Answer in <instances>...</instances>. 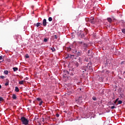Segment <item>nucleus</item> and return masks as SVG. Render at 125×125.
<instances>
[{"label": "nucleus", "mask_w": 125, "mask_h": 125, "mask_svg": "<svg viewBox=\"0 0 125 125\" xmlns=\"http://www.w3.org/2000/svg\"><path fill=\"white\" fill-rule=\"evenodd\" d=\"M4 73L5 74V75H8V71L7 70H5L4 71Z\"/></svg>", "instance_id": "a211bd4d"}, {"label": "nucleus", "mask_w": 125, "mask_h": 125, "mask_svg": "<svg viewBox=\"0 0 125 125\" xmlns=\"http://www.w3.org/2000/svg\"><path fill=\"white\" fill-rule=\"evenodd\" d=\"M0 79H2V80H3V79H4L5 77L3 76H0Z\"/></svg>", "instance_id": "c85d7f7f"}, {"label": "nucleus", "mask_w": 125, "mask_h": 125, "mask_svg": "<svg viewBox=\"0 0 125 125\" xmlns=\"http://www.w3.org/2000/svg\"><path fill=\"white\" fill-rule=\"evenodd\" d=\"M82 48L84 49V50H87V44L83 43L82 45Z\"/></svg>", "instance_id": "7ed1b4c3"}, {"label": "nucleus", "mask_w": 125, "mask_h": 125, "mask_svg": "<svg viewBox=\"0 0 125 125\" xmlns=\"http://www.w3.org/2000/svg\"><path fill=\"white\" fill-rule=\"evenodd\" d=\"M24 81H20L19 82V83L20 84H23V83H24Z\"/></svg>", "instance_id": "dca6fc26"}, {"label": "nucleus", "mask_w": 125, "mask_h": 125, "mask_svg": "<svg viewBox=\"0 0 125 125\" xmlns=\"http://www.w3.org/2000/svg\"><path fill=\"white\" fill-rule=\"evenodd\" d=\"M2 59V56H0V60H1Z\"/></svg>", "instance_id": "ea45409f"}, {"label": "nucleus", "mask_w": 125, "mask_h": 125, "mask_svg": "<svg viewBox=\"0 0 125 125\" xmlns=\"http://www.w3.org/2000/svg\"><path fill=\"white\" fill-rule=\"evenodd\" d=\"M47 41H48V40H47V39H46V38H45V39H44V42H47Z\"/></svg>", "instance_id": "c756f323"}, {"label": "nucleus", "mask_w": 125, "mask_h": 125, "mask_svg": "<svg viewBox=\"0 0 125 125\" xmlns=\"http://www.w3.org/2000/svg\"><path fill=\"white\" fill-rule=\"evenodd\" d=\"M86 67V68L84 69V71H85H85H88V70H90L91 68V62H89Z\"/></svg>", "instance_id": "f03ea898"}, {"label": "nucleus", "mask_w": 125, "mask_h": 125, "mask_svg": "<svg viewBox=\"0 0 125 125\" xmlns=\"http://www.w3.org/2000/svg\"><path fill=\"white\" fill-rule=\"evenodd\" d=\"M123 103V101H119L118 104H122Z\"/></svg>", "instance_id": "b1692460"}, {"label": "nucleus", "mask_w": 125, "mask_h": 125, "mask_svg": "<svg viewBox=\"0 0 125 125\" xmlns=\"http://www.w3.org/2000/svg\"><path fill=\"white\" fill-rule=\"evenodd\" d=\"M15 90L16 91V92H19V88H18L17 86H16Z\"/></svg>", "instance_id": "9d476101"}, {"label": "nucleus", "mask_w": 125, "mask_h": 125, "mask_svg": "<svg viewBox=\"0 0 125 125\" xmlns=\"http://www.w3.org/2000/svg\"><path fill=\"white\" fill-rule=\"evenodd\" d=\"M13 99L16 100L17 98V97H16V95L13 94L12 96Z\"/></svg>", "instance_id": "f8f14e48"}, {"label": "nucleus", "mask_w": 125, "mask_h": 125, "mask_svg": "<svg viewBox=\"0 0 125 125\" xmlns=\"http://www.w3.org/2000/svg\"><path fill=\"white\" fill-rule=\"evenodd\" d=\"M42 24L40 22H38L36 24H34V26H36V27H39V26H41Z\"/></svg>", "instance_id": "6e6552de"}, {"label": "nucleus", "mask_w": 125, "mask_h": 125, "mask_svg": "<svg viewBox=\"0 0 125 125\" xmlns=\"http://www.w3.org/2000/svg\"><path fill=\"white\" fill-rule=\"evenodd\" d=\"M68 57H70V58L74 59L75 56L74 55H68Z\"/></svg>", "instance_id": "1a4fd4ad"}, {"label": "nucleus", "mask_w": 125, "mask_h": 125, "mask_svg": "<svg viewBox=\"0 0 125 125\" xmlns=\"http://www.w3.org/2000/svg\"><path fill=\"white\" fill-rule=\"evenodd\" d=\"M81 38H84V34H82Z\"/></svg>", "instance_id": "2f4dec72"}, {"label": "nucleus", "mask_w": 125, "mask_h": 125, "mask_svg": "<svg viewBox=\"0 0 125 125\" xmlns=\"http://www.w3.org/2000/svg\"><path fill=\"white\" fill-rule=\"evenodd\" d=\"M13 69L14 72H16L17 71H18V68L17 67H13Z\"/></svg>", "instance_id": "9b49d317"}, {"label": "nucleus", "mask_w": 125, "mask_h": 125, "mask_svg": "<svg viewBox=\"0 0 125 125\" xmlns=\"http://www.w3.org/2000/svg\"><path fill=\"white\" fill-rule=\"evenodd\" d=\"M54 38L56 39V40H57V35H54Z\"/></svg>", "instance_id": "473e14b6"}, {"label": "nucleus", "mask_w": 125, "mask_h": 125, "mask_svg": "<svg viewBox=\"0 0 125 125\" xmlns=\"http://www.w3.org/2000/svg\"><path fill=\"white\" fill-rule=\"evenodd\" d=\"M92 99H93V100H94V101L97 100V99L96 97H93L92 98Z\"/></svg>", "instance_id": "5701e85b"}, {"label": "nucleus", "mask_w": 125, "mask_h": 125, "mask_svg": "<svg viewBox=\"0 0 125 125\" xmlns=\"http://www.w3.org/2000/svg\"><path fill=\"white\" fill-rule=\"evenodd\" d=\"M43 26H44V27H45L46 26V19H44L43 20Z\"/></svg>", "instance_id": "423d86ee"}, {"label": "nucleus", "mask_w": 125, "mask_h": 125, "mask_svg": "<svg viewBox=\"0 0 125 125\" xmlns=\"http://www.w3.org/2000/svg\"><path fill=\"white\" fill-rule=\"evenodd\" d=\"M78 61H79L78 62H80L81 63V62H82V58H79Z\"/></svg>", "instance_id": "4be33fe9"}, {"label": "nucleus", "mask_w": 125, "mask_h": 125, "mask_svg": "<svg viewBox=\"0 0 125 125\" xmlns=\"http://www.w3.org/2000/svg\"><path fill=\"white\" fill-rule=\"evenodd\" d=\"M121 30H122V33H123V34H124L125 35V28H122L121 29Z\"/></svg>", "instance_id": "f3484780"}, {"label": "nucleus", "mask_w": 125, "mask_h": 125, "mask_svg": "<svg viewBox=\"0 0 125 125\" xmlns=\"http://www.w3.org/2000/svg\"><path fill=\"white\" fill-rule=\"evenodd\" d=\"M25 57H26V58H29V55L26 54V55H25Z\"/></svg>", "instance_id": "c9c22d12"}, {"label": "nucleus", "mask_w": 125, "mask_h": 125, "mask_svg": "<svg viewBox=\"0 0 125 125\" xmlns=\"http://www.w3.org/2000/svg\"><path fill=\"white\" fill-rule=\"evenodd\" d=\"M118 100H119V98L115 100V101L114 102L115 104H116V103L117 102H118Z\"/></svg>", "instance_id": "7c9ffc66"}, {"label": "nucleus", "mask_w": 125, "mask_h": 125, "mask_svg": "<svg viewBox=\"0 0 125 125\" xmlns=\"http://www.w3.org/2000/svg\"><path fill=\"white\" fill-rule=\"evenodd\" d=\"M75 65L76 66V67H79V63L76 62Z\"/></svg>", "instance_id": "72a5a7b5"}, {"label": "nucleus", "mask_w": 125, "mask_h": 125, "mask_svg": "<svg viewBox=\"0 0 125 125\" xmlns=\"http://www.w3.org/2000/svg\"><path fill=\"white\" fill-rule=\"evenodd\" d=\"M3 101H4V100L2 97H0V102H3Z\"/></svg>", "instance_id": "2eb2a0df"}, {"label": "nucleus", "mask_w": 125, "mask_h": 125, "mask_svg": "<svg viewBox=\"0 0 125 125\" xmlns=\"http://www.w3.org/2000/svg\"><path fill=\"white\" fill-rule=\"evenodd\" d=\"M37 100H38V101H42V99L40 98H37Z\"/></svg>", "instance_id": "393cba45"}, {"label": "nucleus", "mask_w": 125, "mask_h": 125, "mask_svg": "<svg viewBox=\"0 0 125 125\" xmlns=\"http://www.w3.org/2000/svg\"><path fill=\"white\" fill-rule=\"evenodd\" d=\"M8 84H9V82H7L5 83V85L6 86H7V85H8Z\"/></svg>", "instance_id": "412c9836"}, {"label": "nucleus", "mask_w": 125, "mask_h": 125, "mask_svg": "<svg viewBox=\"0 0 125 125\" xmlns=\"http://www.w3.org/2000/svg\"><path fill=\"white\" fill-rule=\"evenodd\" d=\"M86 34H87V31H86V32H85V34L86 35Z\"/></svg>", "instance_id": "37998d69"}, {"label": "nucleus", "mask_w": 125, "mask_h": 125, "mask_svg": "<svg viewBox=\"0 0 125 125\" xmlns=\"http://www.w3.org/2000/svg\"><path fill=\"white\" fill-rule=\"evenodd\" d=\"M70 74V72H69L67 70L64 71V75H69Z\"/></svg>", "instance_id": "ddd939ff"}, {"label": "nucleus", "mask_w": 125, "mask_h": 125, "mask_svg": "<svg viewBox=\"0 0 125 125\" xmlns=\"http://www.w3.org/2000/svg\"><path fill=\"white\" fill-rule=\"evenodd\" d=\"M89 51H90V50H88V53H89Z\"/></svg>", "instance_id": "a18cd8bd"}, {"label": "nucleus", "mask_w": 125, "mask_h": 125, "mask_svg": "<svg viewBox=\"0 0 125 125\" xmlns=\"http://www.w3.org/2000/svg\"><path fill=\"white\" fill-rule=\"evenodd\" d=\"M107 20L108 22H109V23H111L113 21V20H112V19L111 18H108L107 19Z\"/></svg>", "instance_id": "0eeeda50"}, {"label": "nucleus", "mask_w": 125, "mask_h": 125, "mask_svg": "<svg viewBox=\"0 0 125 125\" xmlns=\"http://www.w3.org/2000/svg\"><path fill=\"white\" fill-rule=\"evenodd\" d=\"M48 20H49V22H51V21H52V18L49 17L48 18Z\"/></svg>", "instance_id": "6ab92c4d"}, {"label": "nucleus", "mask_w": 125, "mask_h": 125, "mask_svg": "<svg viewBox=\"0 0 125 125\" xmlns=\"http://www.w3.org/2000/svg\"><path fill=\"white\" fill-rule=\"evenodd\" d=\"M79 42L80 44H83V42Z\"/></svg>", "instance_id": "e433bc0d"}, {"label": "nucleus", "mask_w": 125, "mask_h": 125, "mask_svg": "<svg viewBox=\"0 0 125 125\" xmlns=\"http://www.w3.org/2000/svg\"><path fill=\"white\" fill-rule=\"evenodd\" d=\"M111 109H115V106H112L111 107Z\"/></svg>", "instance_id": "4c0bfd02"}, {"label": "nucleus", "mask_w": 125, "mask_h": 125, "mask_svg": "<svg viewBox=\"0 0 125 125\" xmlns=\"http://www.w3.org/2000/svg\"><path fill=\"white\" fill-rule=\"evenodd\" d=\"M75 52H76V55L77 56H81V55H82V51H80L78 52L77 50H75Z\"/></svg>", "instance_id": "20e7f679"}, {"label": "nucleus", "mask_w": 125, "mask_h": 125, "mask_svg": "<svg viewBox=\"0 0 125 125\" xmlns=\"http://www.w3.org/2000/svg\"><path fill=\"white\" fill-rule=\"evenodd\" d=\"M84 61L85 62H89V60L88 59V58H85L84 59Z\"/></svg>", "instance_id": "4468645a"}, {"label": "nucleus", "mask_w": 125, "mask_h": 125, "mask_svg": "<svg viewBox=\"0 0 125 125\" xmlns=\"http://www.w3.org/2000/svg\"><path fill=\"white\" fill-rule=\"evenodd\" d=\"M42 101H41V102L39 103V106H42Z\"/></svg>", "instance_id": "bb28decb"}, {"label": "nucleus", "mask_w": 125, "mask_h": 125, "mask_svg": "<svg viewBox=\"0 0 125 125\" xmlns=\"http://www.w3.org/2000/svg\"><path fill=\"white\" fill-rule=\"evenodd\" d=\"M90 20V19L87 18L85 19L86 21H88V22H89Z\"/></svg>", "instance_id": "cd10ccee"}, {"label": "nucleus", "mask_w": 125, "mask_h": 125, "mask_svg": "<svg viewBox=\"0 0 125 125\" xmlns=\"http://www.w3.org/2000/svg\"><path fill=\"white\" fill-rule=\"evenodd\" d=\"M124 62H121V64H124Z\"/></svg>", "instance_id": "79ce46f5"}, {"label": "nucleus", "mask_w": 125, "mask_h": 125, "mask_svg": "<svg viewBox=\"0 0 125 125\" xmlns=\"http://www.w3.org/2000/svg\"><path fill=\"white\" fill-rule=\"evenodd\" d=\"M82 100V97H79L78 98V100Z\"/></svg>", "instance_id": "58836bf2"}, {"label": "nucleus", "mask_w": 125, "mask_h": 125, "mask_svg": "<svg viewBox=\"0 0 125 125\" xmlns=\"http://www.w3.org/2000/svg\"><path fill=\"white\" fill-rule=\"evenodd\" d=\"M21 121L22 123V125H29V120L24 117H21Z\"/></svg>", "instance_id": "f257e3e1"}, {"label": "nucleus", "mask_w": 125, "mask_h": 125, "mask_svg": "<svg viewBox=\"0 0 125 125\" xmlns=\"http://www.w3.org/2000/svg\"><path fill=\"white\" fill-rule=\"evenodd\" d=\"M1 88V85L0 84V89Z\"/></svg>", "instance_id": "c03bdc74"}, {"label": "nucleus", "mask_w": 125, "mask_h": 125, "mask_svg": "<svg viewBox=\"0 0 125 125\" xmlns=\"http://www.w3.org/2000/svg\"><path fill=\"white\" fill-rule=\"evenodd\" d=\"M68 49H69V50H71V48H70Z\"/></svg>", "instance_id": "49530a36"}, {"label": "nucleus", "mask_w": 125, "mask_h": 125, "mask_svg": "<svg viewBox=\"0 0 125 125\" xmlns=\"http://www.w3.org/2000/svg\"><path fill=\"white\" fill-rule=\"evenodd\" d=\"M89 22L91 24H94V23H95L94 21V18H92L91 19L89 20Z\"/></svg>", "instance_id": "39448f33"}, {"label": "nucleus", "mask_w": 125, "mask_h": 125, "mask_svg": "<svg viewBox=\"0 0 125 125\" xmlns=\"http://www.w3.org/2000/svg\"><path fill=\"white\" fill-rule=\"evenodd\" d=\"M42 122H44V118H42Z\"/></svg>", "instance_id": "a19ab883"}, {"label": "nucleus", "mask_w": 125, "mask_h": 125, "mask_svg": "<svg viewBox=\"0 0 125 125\" xmlns=\"http://www.w3.org/2000/svg\"><path fill=\"white\" fill-rule=\"evenodd\" d=\"M51 50L53 51V52L56 50L54 47L51 48Z\"/></svg>", "instance_id": "aec40b11"}, {"label": "nucleus", "mask_w": 125, "mask_h": 125, "mask_svg": "<svg viewBox=\"0 0 125 125\" xmlns=\"http://www.w3.org/2000/svg\"><path fill=\"white\" fill-rule=\"evenodd\" d=\"M56 116L57 118H59V114L57 113V114H56Z\"/></svg>", "instance_id": "f704fd0d"}, {"label": "nucleus", "mask_w": 125, "mask_h": 125, "mask_svg": "<svg viewBox=\"0 0 125 125\" xmlns=\"http://www.w3.org/2000/svg\"><path fill=\"white\" fill-rule=\"evenodd\" d=\"M34 120H39V118L38 117V116H35Z\"/></svg>", "instance_id": "a878e982"}]
</instances>
